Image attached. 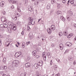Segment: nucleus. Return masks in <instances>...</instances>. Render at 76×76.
<instances>
[{
    "instance_id": "1",
    "label": "nucleus",
    "mask_w": 76,
    "mask_h": 76,
    "mask_svg": "<svg viewBox=\"0 0 76 76\" xmlns=\"http://www.w3.org/2000/svg\"><path fill=\"white\" fill-rule=\"evenodd\" d=\"M12 65L13 67H17L19 66V61L18 60H16L12 62Z\"/></svg>"
},
{
    "instance_id": "2",
    "label": "nucleus",
    "mask_w": 76,
    "mask_h": 76,
    "mask_svg": "<svg viewBox=\"0 0 76 76\" xmlns=\"http://www.w3.org/2000/svg\"><path fill=\"white\" fill-rule=\"evenodd\" d=\"M31 17L29 18V21H28L29 24L28 25H34L35 23V21H33V20L31 19Z\"/></svg>"
},
{
    "instance_id": "3",
    "label": "nucleus",
    "mask_w": 76,
    "mask_h": 76,
    "mask_svg": "<svg viewBox=\"0 0 76 76\" xmlns=\"http://www.w3.org/2000/svg\"><path fill=\"white\" fill-rule=\"evenodd\" d=\"M21 54V52L19 51L18 52H16L15 55V57L16 58H17V57H19L20 56Z\"/></svg>"
},
{
    "instance_id": "4",
    "label": "nucleus",
    "mask_w": 76,
    "mask_h": 76,
    "mask_svg": "<svg viewBox=\"0 0 76 76\" xmlns=\"http://www.w3.org/2000/svg\"><path fill=\"white\" fill-rule=\"evenodd\" d=\"M29 36L31 39H33V38H34V36L33 35V33H30L29 34Z\"/></svg>"
},
{
    "instance_id": "5",
    "label": "nucleus",
    "mask_w": 76,
    "mask_h": 76,
    "mask_svg": "<svg viewBox=\"0 0 76 76\" xmlns=\"http://www.w3.org/2000/svg\"><path fill=\"white\" fill-rule=\"evenodd\" d=\"M42 63H43V61H41L38 63L37 65L39 66H42Z\"/></svg>"
},
{
    "instance_id": "6",
    "label": "nucleus",
    "mask_w": 76,
    "mask_h": 76,
    "mask_svg": "<svg viewBox=\"0 0 76 76\" xmlns=\"http://www.w3.org/2000/svg\"><path fill=\"white\" fill-rule=\"evenodd\" d=\"M1 19L2 22H6V18H5V17H2L1 18Z\"/></svg>"
},
{
    "instance_id": "7",
    "label": "nucleus",
    "mask_w": 76,
    "mask_h": 76,
    "mask_svg": "<svg viewBox=\"0 0 76 76\" xmlns=\"http://www.w3.org/2000/svg\"><path fill=\"white\" fill-rule=\"evenodd\" d=\"M64 47V46H63V45L61 43L59 45V48L61 50H63Z\"/></svg>"
},
{
    "instance_id": "8",
    "label": "nucleus",
    "mask_w": 76,
    "mask_h": 76,
    "mask_svg": "<svg viewBox=\"0 0 76 76\" xmlns=\"http://www.w3.org/2000/svg\"><path fill=\"white\" fill-rule=\"evenodd\" d=\"M11 29L13 31H16V26H11Z\"/></svg>"
},
{
    "instance_id": "9",
    "label": "nucleus",
    "mask_w": 76,
    "mask_h": 76,
    "mask_svg": "<svg viewBox=\"0 0 76 76\" xmlns=\"http://www.w3.org/2000/svg\"><path fill=\"white\" fill-rule=\"evenodd\" d=\"M28 9L31 12H32L33 11V10H34V8H32V7H28Z\"/></svg>"
},
{
    "instance_id": "10",
    "label": "nucleus",
    "mask_w": 76,
    "mask_h": 76,
    "mask_svg": "<svg viewBox=\"0 0 76 76\" xmlns=\"http://www.w3.org/2000/svg\"><path fill=\"white\" fill-rule=\"evenodd\" d=\"M47 31H48V33L49 34H51V30L50 28H48L47 29Z\"/></svg>"
},
{
    "instance_id": "11",
    "label": "nucleus",
    "mask_w": 76,
    "mask_h": 76,
    "mask_svg": "<svg viewBox=\"0 0 76 76\" xmlns=\"http://www.w3.org/2000/svg\"><path fill=\"white\" fill-rule=\"evenodd\" d=\"M37 51L36 50H34L32 52V56H36V54H37Z\"/></svg>"
},
{
    "instance_id": "12",
    "label": "nucleus",
    "mask_w": 76,
    "mask_h": 76,
    "mask_svg": "<svg viewBox=\"0 0 76 76\" xmlns=\"http://www.w3.org/2000/svg\"><path fill=\"white\" fill-rule=\"evenodd\" d=\"M5 3V2H4V1H1L0 3L1 7H3V6H4V4Z\"/></svg>"
},
{
    "instance_id": "13",
    "label": "nucleus",
    "mask_w": 76,
    "mask_h": 76,
    "mask_svg": "<svg viewBox=\"0 0 76 76\" xmlns=\"http://www.w3.org/2000/svg\"><path fill=\"white\" fill-rule=\"evenodd\" d=\"M9 44H10V42L9 41H7L5 43V45L6 47H8L9 45Z\"/></svg>"
},
{
    "instance_id": "14",
    "label": "nucleus",
    "mask_w": 76,
    "mask_h": 76,
    "mask_svg": "<svg viewBox=\"0 0 76 76\" xmlns=\"http://www.w3.org/2000/svg\"><path fill=\"white\" fill-rule=\"evenodd\" d=\"M30 64L29 63H27L25 64V67H29L30 66Z\"/></svg>"
},
{
    "instance_id": "15",
    "label": "nucleus",
    "mask_w": 76,
    "mask_h": 76,
    "mask_svg": "<svg viewBox=\"0 0 76 76\" xmlns=\"http://www.w3.org/2000/svg\"><path fill=\"white\" fill-rule=\"evenodd\" d=\"M51 28L52 30V31H54L56 28H55V26L54 25H52L51 26Z\"/></svg>"
},
{
    "instance_id": "16",
    "label": "nucleus",
    "mask_w": 76,
    "mask_h": 76,
    "mask_svg": "<svg viewBox=\"0 0 76 76\" xmlns=\"http://www.w3.org/2000/svg\"><path fill=\"white\" fill-rule=\"evenodd\" d=\"M38 64H34V67H35V69H37L38 68Z\"/></svg>"
},
{
    "instance_id": "17",
    "label": "nucleus",
    "mask_w": 76,
    "mask_h": 76,
    "mask_svg": "<svg viewBox=\"0 0 76 76\" xmlns=\"http://www.w3.org/2000/svg\"><path fill=\"white\" fill-rule=\"evenodd\" d=\"M8 24L9 26H13V23L12 22H8Z\"/></svg>"
},
{
    "instance_id": "18",
    "label": "nucleus",
    "mask_w": 76,
    "mask_h": 76,
    "mask_svg": "<svg viewBox=\"0 0 76 76\" xmlns=\"http://www.w3.org/2000/svg\"><path fill=\"white\" fill-rule=\"evenodd\" d=\"M73 34L72 33H71L70 34L69 36H67V37L68 38H70L71 37H72V36H73Z\"/></svg>"
},
{
    "instance_id": "19",
    "label": "nucleus",
    "mask_w": 76,
    "mask_h": 76,
    "mask_svg": "<svg viewBox=\"0 0 76 76\" xmlns=\"http://www.w3.org/2000/svg\"><path fill=\"white\" fill-rule=\"evenodd\" d=\"M60 18L62 20H63V22H64V21L66 20L65 18H64V17H63V16L61 17Z\"/></svg>"
},
{
    "instance_id": "20",
    "label": "nucleus",
    "mask_w": 76,
    "mask_h": 76,
    "mask_svg": "<svg viewBox=\"0 0 76 76\" xmlns=\"http://www.w3.org/2000/svg\"><path fill=\"white\" fill-rule=\"evenodd\" d=\"M12 28H8V30L9 32L10 33H11V32H12Z\"/></svg>"
},
{
    "instance_id": "21",
    "label": "nucleus",
    "mask_w": 76,
    "mask_h": 76,
    "mask_svg": "<svg viewBox=\"0 0 76 76\" xmlns=\"http://www.w3.org/2000/svg\"><path fill=\"white\" fill-rule=\"evenodd\" d=\"M68 60L69 61H72L73 60V58L72 57H69L68 58Z\"/></svg>"
},
{
    "instance_id": "22",
    "label": "nucleus",
    "mask_w": 76,
    "mask_h": 76,
    "mask_svg": "<svg viewBox=\"0 0 76 76\" xmlns=\"http://www.w3.org/2000/svg\"><path fill=\"white\" fill-rule=\"evenodd\" d=\"M68 13H69V15H73V12H72V11H68Z\"/></svg>"
},
{
    "instance_id": "23",
    "label": "nucleus",
    "mask_w": 76,
    "mask_h": 76,
    "mask_svg": "<svg viewBox=\"0 0 76 76\" xmlns=\"http://www.w3.org/2000/svg\"><path fill=\"white\" fill-rule=\"evenodd\" d=\"M31 28H30V27H29V26H27V31H31Z\"/></svg>"
},
{
    "instance_id": "24",
    "label": "nucleus",
    "mask_w": 76,
    "mask_h": 76,
    "mask_svg": "<svg viewBox=\"0 0 76 76\" xmlns=\"http://www.w3.org/2000/svg\"><path fill=\"white\" fill-rule=\"evenodd\" d=\"M74 0H71V1H69V3H71L72 4H74Z\"/></svg>"
},
{
    "instance_id": "25",
    "label": "nucleus",
    "mask_w": 76,
    "mask_h": 76,
    "mask_svg": "<svg viewBox=\"0 0 76 76\" xmlns=\"http://www.w3.org/2000/svg\"><path fill=\"white\" fill-rule=\"evenodd\" d=\"M58 35L59 37H61L63 35V33L61 32H59L58 33Z\"/></svg>"
},
{
    "instance_id": "26",
    "label": "nucleus",
    "mask_w": 76,
    "mask_h": 76,
    "mask_svg": "<svg viewBox=\"0 0 76 76\" xmlns=\"http://www.w3.org/2000/svg\"><path fill=\"white\" fill-rule=\"evenodd\" d=\"M50 4H48V6L46 7V9H50Z\"/></svg>"
},
{
    "instance_id": "27",
    "label": "nucleus",
    "mask_w": 76,
    "mask_h": 76,
    "mask_svg": "<svg viewBox=\"0 0 76 76\" xmlns=\"http://www.w3.org/2000/svg\"><path fill=\"white\" fill-rule=\"evenodd\" d=\"M7 28V25L6 24H4V28Z\"/></svg>"
},
{
    "instance_id": "28",
    "label": "nucleus",
    "mask_w": 76,
    "mask_h": 76,
    "mask_svg": "<svg viewBox=\"0 0 76 76\" xmlns=\"http://www.w3.org/2000/svg\"><path fill=\"white\" fill-rule=\"evenodd\" d=\"M61 13V12L60 11H58L57 12V15H60Z\"/></svg>"
},
{
    "instance_id": "29",
    "label": "nucleus",
    "mask_w": 76,
    "mask_h": 76,
    "mask_svg": "<svg viewBox=\"0 0 76 76\" xmlns=\"http://www.w3.org/2000/svg\"><path fill=\"white\" fill-rule=\"evenodd\" d=\"M63 35H65V36H67V33L66 31L64 32Z\"/></svg>"
},
{
    "instance_id": "30",
    "label": "nucleus",
    "mask_w": 76,
    "mask_h": 76,
    "mask_svg": "<svg viewBox=\"0 0 76 76\" xmlns=\"http://www.w3.org/2000/svg\"><path fill=\"white\" fill-rule=\"evenodd\" d=\"M16 1H15L12 0L11 3H12V4H15V3H16Z\"/></svg>"
},
{
    "instance_id": "31",
    "label": "nucleus",
    "mask_w": 76,
    "mask_h": 76,
    "mask_svg": "<svg viewBox=\"0 0 76 76\" xmlns=\"http://www.w3.org/2000/svg\"><path fill=\"white\" fill-rule=\"evenodd\" d=\"M39 3V2H38V1H36L35 2V3H34L35 5V6H37V5H38Z\"/></svg>"
},
{
    "instance_id": "32",
    "label": "nucleus",
    "mask_w": 76,
    "mask_h": 76,
    "mask_svg": "<svg viewBox=\"0 0 76 76\" xmlns=\"http://www.w3.org/2000/svg\"><path fill=\"white\" fill-rule=\"evenodd\" d=\"M17 9L18 11L19 12H21V11L20 10V9H19V7H17Z\"/></svg>"
},
{
    "instance_id": "33",
    "label": "nucleus",
    "mask_w": 76,
    "mask_h": 76,
    "mask_svg": "<svg viewBox=\"0 0 76 76\" xmlns=\"http://www.w3.org/2000/svg\"><path fill=\"white\" fill-rule=\"evenodd\" d=\"M13 19L14 20H16L17 19V17H15L13 18Z\"/></svg>"
},
{
    "instance_id": "34",
    "label": "nucleus",
    "mask_w": 76,
    "mask_h": 76,
    "mask_svg": "<svg viewBox=\"0 0 76 76\" xmlns=\"http://www.w3.org/2000/svg\"><path fill=\"white\" fill-rule=\"evenodd\" d=\"M4 24H1L0 25V28H4Z\"/></svg>"
},
{
    "instance_id": "35",
    "label": "nucleus",
    "mask_w": 76,
    "mask_h": 76,
    "mask_svg": "<svg viewBox=\"0 0 76 76\" xmlns=\"http://www.w3.org/2000/svg\"><path fill=\"white\" fill-rule=\"evenodd\" d=\"M66 46H67V47H70V46H69V42H67L66 44Z\"/></svg>"
},
{
    "instance_id": "36",
    "label": "nucleus",
    "mask_w": 76,
    "mask_h": 76,
    "mask_svg": "<svg viewBox=\"0 0 76 76\" xmlns=\"http://www.w3.org/2000/svg\"><path fill=\"white\" fill-rule=\"evenodd\" d=\"M45 52H44L42 53V56H43V57H45V56H46V55L45 54Z\"/></svg>"
},
{
    "instance_id": "37",
    "label": "nucleus",
    "mask_w": 76,
    "mask_h": 76,
    "mask_svg": "<svg viewBox=\"0 0 76 76\" xmlns=\"http://www.w3.org/2000/svg\"><path fill=\"white\" fill-rule=\"evenodd\" d=\"M4 70H6V69H7V66H4Z\"/></svg>"
},
{
    "instance_id": "38",
    "label": "nucleus",
    "mask_w": 76,
    "mask_h": 76,
    "mask_svg": "<svg viewBox=\"0 0 76 76\" xmlns=\"http://www.w3.org/2000/svg\"><path fill=\"white\" fill-rule=\"evenodd\" d=\"M25 42L23 43L22 45V47L23 48H24L25 47Z\"/></svg>"
},
{
    "instance_id": "39",
    "label": "nucleus",
    "mask_w": 76,
    "mask_h": 76,
    "mask_svg": "<svg viewBox=\"0 0 76 76\" xmlns=\"http://www.w3.org/2000/svg\"><path fill=\"white\" fill-rule=\"evenodd\" d=\"M31 43V42L29 41L28 42H26V44L27 45H28V44H29Z\"/></svg>"
},
{
    "instance_id": "40",
    "label": "nucleus",
    "mask_w": 76,
    "mask_h": 76,
    "mask_svg": "<svg viewBox=\"0 0 76 76\" xmlns=\"http://www.w3.org/2000/svg\"><path fill=\"white\" fill-rule=\"evenodd\" d=\"M46 56H47V55H45V56H43L44 61H45L46 60Z\"/></svg>"
},
{
    "instance_id": "41",
    "label": "nucleus",
    "mask_w": 76,
    "mask_h": 76,
    "mask_svg": "<svg viewBox=\"0 0 76 76\" xmlns=\"http://www.w3.org/2000/svg\"><path fill=\"white\" fill-rule=\"evenodd\" d=\"M6 59L5 58H4L3 59V61L4 63H5L6 62Z\"/></svg>"
},
{
    "instance_id": "42",
    "label": "nucleus",
    "mask_w": 76,
    "mask_h": 76,
    "mask_svg": "<svg viewBox=\"0 0 76 76\" xmlns=\"http://www.w3.org/2000/svg\"><path fill=\"white\" fill-rule=\"evenodd\" d=\"M66 19H67V20L69 21L70 20V18H69V17H67Z\"/></svg>"
},
{
    "instance_id": "43",
    "label": "nucleus",
    "mask_w": 76,
    "mask_h": 76,
    "mask_svg": "<svg viewBox=\"0 0 76 76\" xmlns=\"http://www.w3.org/2000/svg\"><path fill=\"white\" fill-rule=\"evenodd\" d=\"M4 67L3 66H1V70H4Z\"/></svg>"
},
{
    "instance_id": "44",
    "label": "nucleus",
    "mask_w": 76,
    "mask_h": 76,
    "mask_svg": "<svg viewBox=\"0 0 76 76\" xmlns=\"http://www.w3.org/2000/svg\"><path fill=\"white\" fill-rule=\"evenodd\" d=\"M39 56L38 55H37L35 57L36 58H39Z\"/></svg>"
},
{
    "instance_id": "45",
    "label": "nucleus",
    "mask_w": 76,
    "mask_h": 76,
    "mask_svg": "<svg viewBox=\"0 0 76 76\" xmlns=\"http://www.w3.org/2000/svg\"><path fill=\"white\" fill-rule=\"evenodd\" d=\"M50 65H52V64H53V61L52 60H51L50 62Z\"/></svg>"
},
{
    "instance_id": "46",
    "label": "nucleus",
    "mask_w": 76,
    "mask_h": 76,
    "mask_svg": "<svg viewBox=\"0 0 76 76\" xmlns=\"http://www.w3.org/2000/svg\"><path fill=\"white\" fill-rule=\"evenodd\" d=\"M51 46L52 47H55V44L53 43L52 44Z\"/></svg>"
},
{
    "instance_id": "47",
    "label": "nucleus",
    "mask_w": 76,
    "mask_h": 76,
    "mask_svg": "<svg viewBox=\"0 0 76 76\" xmlns=\"http://www.w3.org/2000/svg\"><path fill=\"white\" fill-rule=\"evenodd\" d=\"M17 24L18 25H19V26H20V22H18L17 23Z\"/></svg>"
},
{
    "instance_id": "48",
    "label": "nucleus",
    "mask_w": 76,
    "mask_h": 76,
    "mask_svg": "<svg viewBox=\"0 0 76 76\" xmlns=\"http://www.w3.org/2000/svg\"><path fill=\"white\" fill-rule=\"evenodd\" d=\"M58 8H60V4H58Z\"/></svg>"
},
{
    "instance_id": "49",
    "label": "nucleus",
    "mask_w": 76,
    "mask_h": 76,
    "mask_svg": "<svg viewBox=\"0 0 76 76\" xmlns=\"http://www.w3.org/2000/svg\"><path fill=\"white\" fill-rule=\"evenodd\" d=\"M54 70L55 71L57 70V67L56 66L55 67V68L54 69Z\"/></svg>"
},
{
    "instance_id": "50",
    "label": "nucleus",
    "mask_w": 76,
    "mask_h": 76,
    "mask_svg": "<svg viewBox=\"0 0 76 76\" xmlns=\"http://www.w3.org/2000/svg\"><path fill=\"white\" fill-rule=\"evenodd\" d=\"M51 3H52V4H54V0H52L51 1Z\"/></svg>"
},
{
    "instance_id": "51",
    "label": "nucleus",
    "mask_w": 76,
    "mask_h": 76,
    "mask_svg": "<svg viewBox=\"0 0 76 76\" xmlns=\"http://www.w3.org/2000/svg\"><path fill=\"white\" fill-rule=\"evenodd\" d=\"M62 2L63 3H66V1H65V0H62Z\"/></svg>"
},
{
    "instance_id": "52",
    "label": "nucleus",
    "mask_w": 76,
    "mask_h": 76,
    "mask_svg": "<svg viewBox=\"0 0 76 76\" xmlns=\"http://www.w3.org/2000/svg\"><path fill=\"white\" fill-rule=\"evenodd\" d=\"M20 76H24V74L21 73L20 75Z\"/></svg>"
},
{
    "instance_id": "53",
    "label": "nucleus",
    "mask_w": 76,
    "mask_h": 76,
    "mask_svg": "<svg viewBox=\"0 0 76 76\" xmlns=\"http://www.w3.org/2000/svg\"><path fill=\"white\" fill-rule=\"evenodd\" d=\"M21 34H22V35H24V32H23V31L22 32H21Z\"/></svg>"
},
{
    "instance_id": "54",
    "label": "nucleus",
    "mask_w": 76,
    "mask_h": 76,
    "mask_svg": "<svg viewBox=\"0 0 76 76\" xmlns=\"http://www.w3.org/2000/svg\"><path fill=\"white\" fill-rule=\"evenodd\" d=\"M12 0H8V1H9L10 3H12Z\"/></svg>"
},
{
    "instance_id": "55",
    "label": "nucleus",
    "mask_w": 76,
    "mask_h": 76,
    "mask_svg": "<svg viewBox=\"0 0 76 76\" xmlns=\"http://www.w3.org/2000/svg\"><path fill=\"white\" fill-rule=\"evenodd\" d=\"M2 13L3 15H5V14L6 13V12L4 11H2Z\"/></svg>"
},
{
    "instance_id": "56",
    "label": "nucleus",
    "mask_w": 76,
    "mask_h": 76,
    "mask_svg": "<svg viewBox=\"0 0 76 76\" xmlns=\"http://www.w3.org/2000/svg\"><path fill=\"white\" fill-rule=\"evenodd\" d=\"M69 46L70 47V46H71V45H72V44L70 42H69Z\"/></svg>"
},
{
    "instance_id": "57",
    "label": "nucleus",
    "mask_w": 76,
    "mask_h": 76,
    "mask_svg": "<svg viewBox=\"0 0 76 76\" xmlns=\"http://www.w3.org/2000/svg\"><path fill=\"white\" fill-rule=\"evenodd\" d=\"M37 39L38 40V39H39V36H37Z\"/></svg>"
},
{
    "instance_id": "58",
    "label": "nucleus",
    "mask_w": 76,
    "mask_h": 76,
    "mask_svg": "<svg viewBox=\"0 0 76 76\" xmlns=\"http://www.w3.org/2000/svg\"><path fill=\"white\" fill-rule=\"evenodd\" d=\"M11 9H14V6L13 5H12L11 7Z\"/></svg>"
},
{
    "instance_id": "59",
    "label": "nucleus",
    "mask_w": 76,
    "mask_h": 76,
    "mask_svg": "<svg viewBox=\"0 0 76 76\" xmlns=\"http://www.w3.org/2000/svg\"><path fill=\"white\" fill-rule=\"evenodd\" d=\"M1 45V40L0 39V47Z\"/></svg>"
},
{
    "instance_id": "60",
    "label": "nucleus",
    "mask_w": 76,
    "mask_h": 76,
    "mask_svg": "<svg viewBox=\"0 0 76 76\" xmlns=\"http://www.w3.org/2000/svg\"><path fill=\"white\" fill-rule=\"evenodd\" d=\"M26 72H25L24 74V76H26Z\"/></svg>"
},
{
    "instance_id": "61",
    "label": "nucleus",
    "mask_w": 76,
    "mask_h": 76,
    "mask_svg": "<svg viewBox=\"0 0 76 76\" xmlns=\"http://www.w3.org/2000/svg\"><path fill=\"white\" fill-rule=\"evenodd\" d=\"M73 25L74 27H75V28H76V24H74Z\"/></svg>"
},
{
    "instance_id": "62",
    "label": "nucleus",
    "mask_w": 76,
    "mask_h": 76,
    "mask_svg": "<svg viewBox=\"0 0 76 76\" xmlns=\"http://www.w3.org/2000/svg\"><path fill=\"white\" fill-rule=\"evenodd\" d=\"M69 50H66V51H65V53H67V52H68V51H69Z\"/></svg>"
},
{
    "instance_id": "63",
    "label": "nucleus",
    "mask_w": 76,
    "mask_h": 76,
    "mask_svg": "<svg viewBox=\"0 0 76 76\" xmlns=\"http://www.w3.org/2000/svg\"><path fill=\"white\" fill-rule=\"evenodd\" d=\"M56 76H59V73L57 74Z\"/></svg>"
},
{
    "instance_id": "64",
    "label": "nucleus",
    "mask_w": 76,
    "mask_h": 76,
    "mask_svg": "<svg viewBox=\"0 0 76 76\" xmlns=\"http://www.w3.org/2000/svg\"><path fill=\"white\" fill-rule=\"evenodd\" d=\"M2 76H6V75L5 74H4Z\"/></svg>"
}]
</instances>
